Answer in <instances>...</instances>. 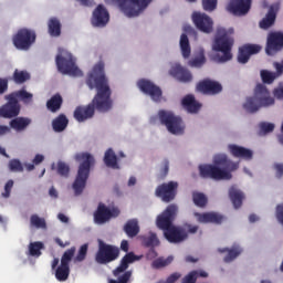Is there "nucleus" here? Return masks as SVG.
<instances>
[{
  "mask_svg": "<svg viewBox=\"0 0 283 283\" xmlns=\"http://www.w3.org/2000/svg\"><path fill=\"white\" fill-rule=\"evenodd\" d=\"M90 90H97L92 102L86 106H77L74 111L76 122H86L95 116V112L105 114L112 109L114 101L111 98L112 91L108 84V78L105 75L104 62H98L94 65L85 81Z\"/></svg>",
  "mask_w": 283,
  "mask_h": 283,
  "instance_id": "1",
  "label": "nucleus"
},
{
  "mask_svg": "<svg viewBox=\"0 0 283 283\" xmlns=\"http://www.w3.org/2000/svg\"><path fill=\"white\" fill-rule=\"evenodd\" d=\"M239 169V163L231 160L226 154H218L213 157V165L199 166L201 178L214 180H230L233 178L231 172Z\"/></svg>",
  "mask_w": 283,
  "mask_h": 283,
  "instance_id": "2",
  "label": "nucleus"
},
{
  "mask_svg": "<svg viewBox=\"0 0 283 283\" xmlns=\"http://www.w3.org/2000/svg\"><path fill=\"white\" fill-rule=\"evenodd\" d=\"M274 104L275 99L271 96L266 86L264 84H256L254 96L247 98V102L243 103V109H245L248 114H256L262 107H270Z\"/></svg>",
  "mask_w": 283,
  "mask_h": 283,
  "instance_id": "3",
  "label": "nucleus"
},
{
  "mask_svg": "<svg viewBox=\"0 0 283 283\" xmlns=\"http://www.w3.org/2000/svg\"><path fill=\"white\" fill-rule=\"evenodd\" d=\"M76 161L81 163L80 168L73 182V190L75 196H81L85 190L87 179L90 177L91 167L95 164V158L88 153L77 154L75 156Z\"/></svg>",
  "mask_w": 283,
  "mask_h": 283,
  "instance_id": "4",
  "label": "nucleus"
},
{
  "mask_svg": "<svg viewBox=\"0 0 283 283\" xmlns=\"http://www.w3.org/2000/svg\"><path fill=\"white\" fill-rule=\"evenodd\" d=\"M234 33V29L230 28L227 31L224 28H217V36L213 43V50L217 52H221L223 55L220 57L221 63H226L233 59V54L231 53V49L234 45V39L230 35Z\"/></svg>",
  "mask_w": 283,
  "mask_h": 283,
  "instance_id": "5",
  "label": "nucleus"
},
{
  "mask_svg": "<svg viewBox=\"0 0 283 283\" xmlns=\"http://www.w3.org/2000/svg\"><path fill=\"white\" fill-rule=\"evenodd\" d=\"M98 250L95 253L94 260L101 265H107L119 258V248L116 245L107 244L104 240L98 239Z\"/></svg>",
  "mask_w": 283,
  "mask_h": 283,
  "instance_id": "6",
  "label": "nucleus"
},
{
  "mask_svg": "<svg viewBox=\"0 0 283 283\" xmlns=\"http://www.w3.org/2000/svg\"><path fill=\"white\" fill-rule=\"evenodd\" d=\"M57 71L72 76H82V71L76 65V60L67 51H62L55 57Z\"/></svg>",
  "mask_w": 283,
  "mask_h": 283,
  "instance_id": "7",
  "label": "nucleus"
},
{
  "mask_svg": "<svg viewBox=\"0 0 283 283\" xmlns=\"http://www.w3.org/2000/svg\"><path fill=\"white\" fill-rule=\"evenodd\" d=\"M117 2L120 11L128 18L138 17L149 7L153 0H113Z\"/></svg>",
  "mask_w": 283,
  "mask_h": 283,
  "instance_id": "8",
  "label": "nucleus"
},
{
  "mask_svg": "<svg viewBox=\"0 0 283 283\" xmlns=\"http://www.w3.org/2000/svg\"><path fill=\"white\" fill-rule=\"evenodd\" d=\"M35 41V31L29 28H21L18 30L15 35H12L13 46L21 51L30 50Z\"/></svg>",
  "mask_w": 283,
  "mask_h": 283,
  "instance_id": "9",
  "label": "nucleus"
},
{
  "mask_svg": "<svg viewBox=\"0 0 283 283\" xmlns=\"http://www.w3.org/2000/svg\"><path fill=\"white\" fill-rule=\"evenodd\" d=\"M159 122L165 125L170 134L182 135L185 125L181 117L175 116L171 112L159 111L158 112Z\"/></svg>",
  "mask_w": 283,
  "mask_h": 283,
  "instance_id": "10",
  "label": "nucleus"
},
{
  "mask_svg": "<svg viewBox=\"0 0 283 283\" xmlns=\"http://www.w3.org/2000/svg\"><path fill=\"white\" fill-rule=\"evenodd\" d=\"M75 253L76 247H71L64 252L62 259H60V265L55 269V279L59 282H65L69 280L71 272L70 263L73 260Z\"/></svg>",
  "mask_w": 283,
  "mask_h": 283,
  "instance_id": "11",
  "label": "nucleus"
},
{
  "mask_svg": "<svg viewBox=\"0 0 283 283\" xmlns=\"http://www.w3.org/2000/svg\"><path fill=\"white\" fill-rule=\"evenodd\" d=\"M178 181L164 182L156 188L155 196L158 197L161 202H172L176 196H178Z\"/></svg>",
  "mask_w": 283,
  "mask_h": 283,
  "instance_id": "12",
  "label": "nucleus"
},
{
  "mask_svg": "<svg viewBox=\"0 0 283 283\" xmlns=\"http://www.w3.org/2000/svg\"><path fill=\"white\" fill-rule=\"evenodd\" d=\"M177 214H178V206H175V205L167 206L166 210L161 212L156 219L157 227L161 231L174 228L175 227L174 221Z\"/></svg>",
  "mask_w": 283,
  "mask_h": 283,
  "instance_id": "13",
  "label": "nucleus"
},
{
  "mask_svg": "<svg viewBox=\"0 0 283 283\" xmlns=\"http://www.w3.org/2000/svg\"><path fill=\"white\" fill-rule=\"evenodd\" d=\"M191 19L196 29L200 32L209 34L214 30V21L207 13L195 11Z\"/></svg>",
  "mask_w": 283,
  "mask_h": 283,
  "instance_id": "14",
  "label": "nucleus"
},
{
  "mask_svg": "<svg viewBox=\"0 0 283 283\" xmlns=\"http://www.w3.org/2000/svg\"><path fill=\"white\" fill-rule=\"evenodd\" d=\"M119 213L118 208L109 209L106 205L99 203L97 210L94 212V223L98 226L105 224L111 219L117 218Z\"/></svg>",
  "mask_w": 283,
  "mask_h": 283,
  "instance_id": "15",
  "label": "nucleus"
},
{
  "mask_svg": "<svg viewBox=\"0 0 283 283\" xmlns=\"http://www.w3.org/2000/svg\"><path fill=\"white\" fill-rule=\"evenodd\" d=\"M3 99L7 101V103L0 107V118L13 119L18 117V115L21 114V104L8 97L7 95L3 96Z\"/></svg>",
  "mask_w": 283,
  "mask_h": 283,
  "instance_id": "16",
  "label": "nucleus"
},
{
  "mask_svg": "<svg viewBox=\"0 0 283 283\" xmlns=\"http://www.w3.org/2000/svg\"><path fill=\"white\" fill-rule=\"evenodd\" d=\"M142 93L148 95L154 102H160L163 97L161 88L148 80H139L137 83Z\"/></svg>",
  "mask_w": 283,
  "mask_h": 283,
  "instance_id": "17",
  "label": "nucleus"
},
{
  "mask_svg": "<svg viewBox=\"0 0 283 283\" xmlns=\"http://www.w3.org/2000/svg\"><path fill=\"white\" fill-rule=\"evenodd\" d=\"M283 49V33L271 32L266 39L265 52L269 56H273Z\"/></svg>",
  "mask_w": 283,
  "mask_h": 283,
  "instance_id": "18",
  "label": "nucleus"
},
{
  "mask_svg": "<svg viewBox=\"0 0 283 283\" xmlns=\"http://www.w3.org/2000/svg\"><path fill=\"white\" fill-rule=\"evenodd\" d=\"M252 0H230L226 8L233 15H245L251 10Z\"/></svg>",
  "mask_w": 283,
  "mask_h": 283,
  "instance_id": "19",
  "label": "nucleus"
},
{
  "mask_svg": "<svg viewBox=\"0 0 283 283\" xmlns=\"http://www.w3.org/2000/svg\"><path fill=\"white\" fill-rule=\"evenodd\" d=\"M262 51L260 44H243L239 49L238 62L240 64H247L252 55H256Z\"/></svg>",
  "mask_w": 283,
  "mask_h": 283,
  "instance_id": "20",
  "label": "nucleus"
},
{
  "mask_svg": "<svg viewBox=\"0 0 283 283\" xmlns=\"http://www.w3.org/2000/svg\"><path fill=\"white\" fill-rule=\"evenodd\" d=\"M163 231L166 240L171 244H179L188 239V233L175 226Z\"/></svg>",
  "mask_w": 283,
  "mask_h": 283,
  "instance_id": "21",
  "label": "nucleus"
},
{
  "mask_svg": "<svg viewBox=\"0 0 283 283\" xmlns=\"http://www.w3.org/2000/svg\"><path fill=\"white\" fill-rule=\"evenodd\" d=\"M197 91L206 95H217L222 91V85L216 81L203 80L197 84Z\"/></svg>",
  "mask_w": 283,
  "mask_h": 283,
  "instance_id": "22",
  "label": "nucleus"
},
{
  "mask_svg": "<svg viewBox=\"0 0 283 283\" xmlns=\"http://www.w3.org/2000/svg\"><path fill=\"white\" fill-rule=\"evenodd\" d=\"M142 259H143V255H137L134 252L124 254L118 268L113 271V275L118 276L119 274L126 272V270L130 264L135 263L136 261H140Z\"/></svg>",
  "mask_w": 283,
  "mask_h": 283,
  "instance_id": "23",
  "label": "nucleus"
},
{
  "mask_svg": "<svg viewBox=\"0 0 283 283\" xmlns=\"http://www.w3.org/2000/svg\"><path fill=\"white\" fill-rule=\"evenodd\" d=\"M197 219V222L199 223H213V224H221L224 222L226 217L222 214H219L217 212H206V213H199L196 212L193 214Z\"/></svg>",
  "mask_w": 283,
  "mask_h": 283,
  "instance_id": "24",
  "label": "nucleus"
},
{
  "mask_svg": "<svg viewBox=\"0 0 283 283\" xmlns=\"http://www.w3.org/2000/svg\"><path fill=\"white\" fill-rule=\"evenodd\" d=\"M280 8H281L280 2H275L270 6V9H269L265 18L260 21V28L262 30H268L275 23L276 13H277V11H280Z\"/></svg>",
  "mask_w": 283,
  "mask_h": 283,
  "instance_id": "25",
  "label": "nucleus"
},
{
  "mask_svg": "<svg viewBox=\"0 0 283 283\" xmlns=\"http://www.w3.org/2000/svg\"><path fill=\"white\" fill-rule=\"evenodd\" d=\"M109 21V13L104 6L98 4L93 12L92 23L94 27L104 28Z\"/></svg>",
  "mask_w": 283,
  "mask_h": 283,
  "instance_id": "26",
  "label": "nucleus"
},
{
  "mask_svg": "<svg viewBox=\"0 0 283 283\" xmlns=\"http://www.w3.org/2000/svg\"><path fill=\"white\" fill-rule=\"evenodd\" d=\"M8 97H10L15 103H22L24 105H32L33 104V94L27 92L25 87H22L19 91L12 92L7 94Z\"/></svg>",
  "mask_w": 283,
  "mask_h": 283,
  "instance_id": "27",
  "label": "nucleus"
},
{
  "mask_svg": "<svg viewBox=\"0 0 283 283\" xmlns=\"http://www.w3.org/2000/svg\"><path fill=\"white\" fill-rule=\"evenodd\" d=\"M217 251H219V253H228L224 255L223 262L230 263L237 260L240 254H242L243 249L239 244H233L231 248H219Z\"/></svg>",
  "mask_w": 283,
  "mask_h": 283,
  "instance_id": "28",
  "label": "nucleus"
},
{
  "mask_svg": "<svg viewBox=\"0 0 283 283\" xmlns=\"http://www.w3.org/2000/svg\"><path fill=\"white\" fill-rule=\"evenodd\" d=\"M169 74L172 75L176 80L184 83H189L192 81L191 72L179 64L172 66V69H170L169 71Z\"/></svg>",
  "mask_w": 283,
  "mask_h": 283,
  "instance_id": "29",
  "label": "nucleus"
},
{
  "mask_svg": "<svg viewBox=\"0 0 283 283\" xmlns=\"http://www.w3.org/2000/svg\"><path fill=\"white\" fill-rule=\"evenodd\" d=\"M230 154L234 158H240L243 160H252L253 159V151L250 148H244L238 145H229Z\"/></svg>",
  "mask_w": 283,
  "mask_h": 283,
  "instance_id": "30",
  "label": "nucleus"
},
{
  "mask_svg": "<svg viewBox=\"0 0 283 283\" xmlns=\"http://www.w3.org/2000/svg\"><path fill=\"white\" fill-rule=\"evenodd\" d=\"M181 104L189 114H198L201 108V104L196 99V96H193L192 94L186 95L182 98Z\"/></svg>",
  "mask_w": 283,
  "mask_h": 283,
  "instance_id": "31",
  "label": "nucleus"
},
{
  "mask_svg": "<svg viewBox=\"0 0 283 283\" xmlns=\"http://www.w3.org/2000/svg\"><path fill=\"white\" fill-rule=\"evenodd\" d=\"M32 124V119L30 117H15L12 118L9 123L10 128L21 133L25 130Z\"/></svg>",
  "mask_w": 283,
  "mask_h": 283,
  "instance_id": "32",
  "label": "nucleus"
},
{
  "mask_svg": "<svg viewBox=\"0 0 283 283\" xmlns=\"http://www.w3.org/2000/svg\"><path fill=\"white\" fill-rule=\"evenodd\" d=\"M229 198L233 205V208L239 209L242 207L245 197L242 190H239L235 186H232L229 189Z\"/></svg>",
  "mask_w": 283,
  "mask_h": 283,
  "instance_id": "33",
  "label": "nucleus"
},
{
  "mask_svg": "<svg viewBox=\"0 0 283 283\" xmlns=\"http://www.w3.org/2000/svg\"><path fill=\"white\" fill-rule=\"evenodd\" d=\"M103 161L105 166L111 169H114V170L119 169L118 157L116 156L114 149L112 148H108L107 150H105Z\"/></svg>",
  "mask_w": 283,
  "mask_h": 283,
  "instance_id": "34",
  "label": "nucleus"
},
{
  "mask_svg": "<svg viewBox=\"0 0 283 283\" xmlns=\"http://www.w3.org/2000/svg\"><path fill=\"white\" fill-rule=\"evenodd\" d=\"M63 98L60 93L54 94L50 99L46 102V108L50 113L55 114L62 107Z\"/></svg>",
  "mask_w": 283,
  "mask_h": 283,
  "instance_id": "35",
  "label": "nucleus"
},
{
  "mask_svg": "<svg viewBox=\"0 0 283 283\" xmlns=\"http://www.w3.org/2000/svg\"><path fill=\"white\" fill-rule=\"evenodd\" d=\"M124 232L128 238H135L140 233V226H138V221L136 219H130L124 224Z\"/></svg>",
  "mask_w": 283,
  "mask_h": 283,
  "instance_id": "36",
  "label": "nucleus"
},
{
  "mask_svg": "<svg viewBox=\"0 0 283 283\" xmlns=\"http://www.w3.org/2000/svg\"><path fill=\"white\" fill-rule=\"evenodd\" d=\"M69 126V118L64 114H60L52 122V127L55 133H62Z\"/></svg>",
  "mask_w": 283,
  "mask_h": 283,
  "instance_id": "37",
  "label": "nucleus"
},
{
  "mask_svg": "<svg viewBox=\"0 0 283 283\" xmlns=\"http://www.w3.org/2000/svg\"><path fill=\"white\" fill-rule=\"evenodd\" d=\"M140 240L142 244H144L146 248H156L160 245V240L153 231H149L148 235L140 237Z\"/></svg>",
  "mask_w": 283,
  "mask_h": 283,
  "instance_id": "38",
  "label": "nucleus"
},
{
  "mask_svg": "<svg viewBox=\"0 0 283 283\" xmlns=\"http://www.w3.org/2000/svg\"><path fill=\"white\" fill-rule=\"evenodd\" d=\"M179 48L181 49L182 56L189 59L191 55V46L187 34H182L179 39Z\"/></svg>",
  "mask_w": 283,
  "mask_h": 283,
  "instance_id": "39",
  "label": "nucleus"
},
{
  "mask_svg": "<svg viewBox=\"0 0 283 283\" xmlns=\"http://www.w3.org/2000/svg\"><path fill=\"white\" fill-rule=\"evenodd\" d=\"M49 34L57 38L61 35V22L60 20L52 18L48 22Z\"/></svg>",
  "mask_w": 283,
  "mask_h": 283,
  "instance_id": "40",
  "label": "nucleus"
},
{
  "mask_svg": "<svg viewBox=\"0 0 283 283\" xmlns=\"http://www.w3.org/2000/svg\"><path fill=\"white\" fill-rule=\"evenodd\" d=\"M30 80L31 75L27 71H19L18 69L13 71L12 81L15 82L18 85H21Z\"/></svg>",
  "mask_w": 283,
  "mask_h": 283,
  "instance_id": "41",
  "label": "nucleus"
},
{
  "mask_svg": "<svg viewBox=\"0 0 283 283\" xmlns=\"http://www.w3.org/2000/svg\"><path fill=\"white\" fill-rule=\"evenodd\" d=\"M174 261L172 255H168L166 259L163 256H159L153 262V269L159 270V269H165L169 266Z\"/></svg>",
  "mask_w": 283,
  "mask_h": 283,
  "instance_id": "42",
  "label": "nucleus"
},
{
  "mask_svg": "<svg viewBox=\"0 0 283 283\" xmlns=\"http://www.w3.org/2000/svg\"><path fill=\"white\" fill-rule=\"evenodd\" d=\"M207 63V59L205 55V51H201L198 56L188 61V66L200 69L202 65Z\"/></svg>",
  "mask_w": 283,
  "mask_h": 283,
  "instance_id": "43",
  "label": "nucleus"
},
{
  "mask_svg": "<svg viewBox=\"0 0 283 283\" xmlns=\"http://www.w3.org/2000/svg\"><path fill=\"white\" fill-rule=\"evenodd\" d=\"M30 226L35 227L36 229H46L48 223L44 218H41L39 214H31Z\"/></svg>",
  "mask_w": 283,
  "mask_h": 283,
  "instance_id": "44",
  "label": "nucleus"
},
{
  "mask_svg": "<svg viewBox=\"0 0 283 283\" xmlns=\"http://www.w3.org/2000/svg\"><path fill=\"white\" fill-rule=\"evenodd\" d=\"M192 201L197 207L205 208L208 203V198L202 192H193Z\"/></svg>",
  "mask_w": 283,
  "mask_h": 283,
  "instance_id": "45",
  "label": "nucleus"
},
{
  "mask_svg": "<svg viewBox=\"0 0 283 283\" xmlns=\"http://www.w3.org/2000/svg\"><path fill=\"white\" fill-rule=\"evenodd\" d=\"M44 248L42 242H33L29 245V255L40 258L42 252L41 250Z\"/></svg>",
  "mask_w": 283,
  "mask_h": 283,
  "instance_id": "46",
  "label": "nucleus"
},
{
  "mask_svg": "<svg viewBox=\"0 0 283 283\" xmlns=\"http://www.w3.org/2000/svg\"><path fill=\"white\" fill-rule=\"evenodd\" d=\"M260 75L262 82L269 85L272 84L279 77L275 72H270L268 70H261Z\"/></svg>",
  "mask_w": 283,
  "mask_h": 283,
  "instance_id": "47",
  "label": "nucleus"
},
{
  "mask_svg": "<svg viewBox=\"0 0 283 283\" xmlns=\"http://www.w3.org/2000/svg\"><path fill=\"white\" fill-rule=\"evenodd\" d=\"M88 252V243L83 244L80 250H77V254L74 258L75 263H81L86 260Z\"/></svg>",
  "mask_w": 283,
  "mask_h": 283,
  "instance_id": "48",
  "label": "nucleus"
},
{
  "mask_svg": "<svg viewBox=\"0 0 283 283\" xmlns=\"http://www.w3.org/2000/svg\"><path fill=\"white\" fill-rule=\"evenodd\" d=\"M56 171L60 177L69 178L70 176V166L63 161H57Z\"/></svg>",
  "mask_w": 283,
  "mask_h": 283,
  "instance_id": "49",
  "label": "nucleus"
},
{
  "mask_svg": "<svg viewBox=\"0 0 283 283\" xmlns=\"http://www.w3.org/2000/svg\"><path fill=\"white\" fill-rule=\"evenodd\" d=\"M8 167H9V170L12 172H23L24 171L21 160L15 159V158H13L9 161Z\"/></svg>",
  "mask_w": 283,
  "mask_h": 283,
  "instance_id": "50",
  "label": "nucleus"
},
{
  "mask_svg": "<svg viewBox=\"0 0 283 283\" xmlns=\"http://www.w3.org/2000/svg\"><path fill=\"white\" fill-rule=\"evenodd\" d=\"M182 232H185L187 235L191 234H197L199 231V226L197 224H191V223H184L182 228H180Z\"/></svg>",
  "mask_w": 283,
  "mask_h": 283,
  "instance_id": "51",
  "label": "nucleus"
},
{
  "mask_svg": "<svg viewBox=\"0 0 283 283\" xmlns=\"http://www.w3.org/2000/svg\"><path fill=\"white\" fill-rule=\"evenodd\" d=\"M202 8L206 12H212L218 7V0H201Z\"/></svg>",
  "mask_w": 283,
  "mask_h": 283,
  "instance_id": "52",
  "label": "nucleus"
},
{
  "mask_svg": "<svg viewBox=\"0 0 283 283\" xmlns=\"http://www.w3.org/2000/svg\"><path fill=\"white\" fill-rule=\"evenodd\" d=\"M199 277L198 271H190L188 274L181 280V283H197Z\"/></svg>",
  "mask_w": 283,
  "mask_h": 283,
  "instance_id": "53",
  "label": "nucleus"
},
{
  "mask_svg": "<svg viewBox=\"0 0 283 283\" xmlns=\"http://www.w3.org/2000/svg\"><path fill=\"white\" fill-rule=\"evenodd\" d=\"M132 271H125L123 275L118 277V280L109 279L108 283H128L129 279H132Z\"/></svg>",
  "mask_w": 283,
  "mask_h": 283,
  "instance_id": "54",
  "label": "nucleus"
},
{
  "mask_svg": "<svg viewBox=\"0 0 283 283\" xmlns=\"http://www.w3.org/2000/svg\"><path fill=\"white\" fill-rule=\"evenodd\" d=\"M259 127L260 132L264 135L272 133L275 128L274 124L271 123H260Z\"/></svg>",
  "mask_w": 283,
  "mask_h": 283,
  "instance_id": "55",
  "label": "nucleus"
},
{
  "mask_svg": "<svg viewBox=\"0 0 283 283\" xmlns=\"http://www.w3.org/2000/svg\"><path fill=\"white\" fill-rule=\"evenodd\" d=\"M13 186H14L13 180H9V181H7V184H4V191L2 192L3 198H9L10 197V193L12 192Z\"/></svg>",
  "mask_w": 283,
  "mask_h": 283,
  "instance_id": "56",
  "label": "nucleus"
},
{
  "mask_svg": "<svg viewBox=\"0 0 283 283\" xmlns=\"http://www.w3.org/2000/svg\"><path fill=\"white\" fill-rule=\"evenodd\" d=\"M9 87V80L7 77H0V95L7 93Z\"/></svg>",
  "mask_w": 283,
  "mask_h": 283,
  "instance_id": "57",
  "label": "nucleus"
},
{
  "mask_svg": "<svg viewBox=\"0 0 283 283\" xmlns=\"http://www.w3.org/2000/svg\"><path fill=\"white\" fill-rule=\"evenodd\" d=\"M181 277V273L179 272H174L172 274H170L167 279L165 283H176L178 282V280Z\"/></svg>",
  "mask_w": 283,
  "mask_h": 283,
  "instance_id": "58",
  "label": "nucleus"
},
{
  "mask_svg": "<svg viewBox=\"0 0 283 283\" xmlns=\"http://www.w3.org/2000/svg\"><path fill=\"white\" fill-rule=\"evenodd\" d=\"M276 220L281 226H283V206H276Z\"/></svg>",
  "mask_w": 283,
  "mask_h": 283,
  "instance_id": "59",
  "label": "nucleus"
},
{
  "mask_svg": "<svg viewBox=\"0 0 283 283\" xmlns=\"http://www.w3.org/2000/svg\"><path fill=\"white\" fill-rule=\"evenodd\" d=\"M274 67L276 70L275 75H277L279 77L283 74V62L279 63V62H274Z\"/></svg>",
  "mask_w": 283,
  "mask_h": 283,
  "instance_id": "60",
  "label": "nucleus"
},
{
  "mask_svg": "<svg viewBox=\"0 0 283 283\" xmlns=\"http://www.w3.org/2000/svg\"><path fill=\"white\" fill-rule=\"evenodd\" d=\"M274 169L276 171V178L283 177V164H275Z\"/></svg>",
  "mask_w": 283,
  "mask_h": 283,
  "instance_id": "61",
  "label": "nucleus"
},
{
  "mask_svg": "<svg viewBox=\"0 0 283 283\" xmlns=\"http://www.w3.org/2000/svg\"><path fill=\"white\" fill-rule=\"evenodd\" d=\"M157 252L155 248H150L149 251L146 254L147 260H155L157 258Z\"/></svg>",
  "mask_w": 283,
  "mask_h": 283,
  "instance_id": "62",
  "label": "nucleus"
},
{
  "mask_svg": "<svg viewBox=\"0 0 283 283\" xmlns=\"http://www.w3.org/2000/svg\"><path fill=\"white\" fill-rule=\"evenodd\" d=\"M11 132L10 127L7 125H0V136H4Z\"/></svg>",
  "mask_w": 283,
  "mask_h": 283,
  "instance_id": "63",
  "label": "nucleus"
},
{
  "mask_svg": "<svg viewBox=\"0 0 283 283\" xmlns=\"http://www.w3.org/2000/svg\"><path fill=\"white\" fill-rule=\"evenodd\" d=\"M274 96H275L276 98H282V97H283V87L275 88V90H274Z\"/></svg>",
  "mask_w": 283,
  "mask_h": 283,
  "instance_id": "64",
  "label": "nucleus"
}]
</instances>
